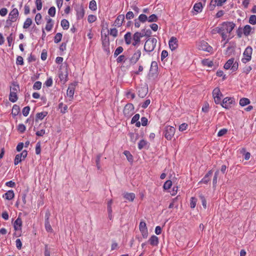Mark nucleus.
Instances as JSON below:
<instances>
[{"label":"nucleus","mask_w":256,"mask_h":256,"mask_svg":"<svg viewBox=\"0 0 256 256\" xmlns=\"http://www.w3.org/2000/svg\"><path fill=\"white\" fill-rule=\"evenodd\" d=\"M235 26L236 24L233 22H224L219 24L218 26L213 28L211 33L212 34H220L222 40H225L228 38L227 34H230Z\"/></svg>","instance_id":"1"},{"label":"nucleus","mask_w":256,"mask_h":256,"mask_svg":"<svg viewBox=\"0 0 256 256\" xmlns=\"http://www.w3.org/2000/svg\"><path fill=\"white\" fill-rule=\"evenodd\" d=\"M109 33L108 34H103L102 31L101 32V39L102 41V46L104 50L106 53L108 55L110 54V38L108 36Z\"/></svg>","instance_id":"2"},{"label":"nucleus","mask_w":256,"mask_h":256,"mask_svg":"<svg viewBox=\"0 0 256 256\" xmlns=\"http://www.w3.org/2000/svg\"><path fill=\"white\" fill-rule=\"evenodd\" d=\"M158 76V63L153 61L152 62L148 74L150 79L154 80Z\"/></svg>","instance_id":"3"},{"label":"nucleus","mask_w":256,"mask_h":256,"mask_svg":"<svg viewBox=\"0 0 256 256\" xmlns=\"http://www.w3.org/2000/svg\"><path fill=\"white\" fill-rule=\"evenodd\" d=\"M234 58H231L229 59L224 64V68L226 70H228L231 68L232 72H236L238 70V64L237 62H234Z\"/></svg>","instance_id":"4"},{"label":"nucleus","mask_w":256,"mask_h":256,"mask_svg":"<svg viewBox=\"0 0 256 256\" xmlns=\"http://www.w3.org/2000/svg\"><path fill=\"white\" fill-rule=\"evenodd\" d=\"M252 52V48L250 46L246 47L243 53L244 58H242V62L244 64H246L251 60Z\"/></svg>","instance_id":"5"},{"label":"nucleus","mask_w":256,"mask_h":256,"mask_svg":"<svg viewBox=\"0 0 256 256\" xmlns=\"http://www.w3.org/2000/svg\"><path fill=\"white\" fill-rule=\"evenodd\" d=\"M18 12L17 8H14L8 14V18L6 20V24L9 26L12 24V22L16 20L18 16Z\"/></svg>","instance_id":"6"},{"label":"nucleus","mask_w":256,"mask_h":256,"mask_svg":"<svg viewBox=\"0 0 256 256\" xmlns=\"http://www.w3.org/2000/svg\"><path fill=\"white\" fill-rule=\"evenodd\" d=\"M212 96L216 104H221V99L223 95L218 88H216L213 90Z\"/></svg>","instance_id":"7"},{"label":"nucleus","mask_w":256,"mask_h":256,"mask_svg":"<svg viewBox=\"0 0 256 256\" xmlns=\"http://www.w3.org/2000/svg\"><path fill=\"white\" fill-rule=\"evenodd\" d=\"M175 133V128L172 126H166L165 128L164 134L168 140H171Z\"/></svg>","instance_id":"8"},{"label":"nucleus","mask_w":256,"mask_h":256,"mask_svg":"<svg viewBox=\"0 0 256 256\" xmlns=\"http://www.w3.org/2000/svg\"><path fill=\"white\" fill-rule=\"evenodd\" d=\"M134 106L132 104H127L124 109L123 112L124 114L126 117H130L134 114Z\"/></svg>","instance_id":"9"},{"label":"nucleus","mask_w":256,"mask_h":256,"mask_svg":"<svg viewBox=\"0 0 256 256\" xmlns=\"http://www.w3.org/2000/svg\"><path fill=\"white\" fill-rule=\"evenodd\" d=\"M220 104L223 108L229 109L232 107V104H234V100L233 98L226 97L224 98Z\"/></svg>","instance_id":"10"},{"label":"nucleus","mask_w":256,"mask_h":256,"mask_svg":"<svg viewBox=\"0 0 256 256\" xmlns=\"http://www.w3.org/2000/svg\"><path fill=\"white\" fill-rule=\"evenodd\" d=\"M198 48L200 50L208 52H210L212 50V48L210 46L207 42L204 40L198 43Z\"/></svg>","instance_id":"11"},{"label":"nucleus","mask_w":256,"mask_h":256,"mask_svg":"<svg viewBox=\"0 0 256 256\" xmlns=\"http://www.w3.org/2000/svg\"><path fill=\"white\" fill-rule=\"evenodd\" d=\"M139 229L142 237L144 238H146L148 236V231L146 224L144 221L142 220L140 222Z\"/></svg>","instance_id":"12"},{"label":"nucleus","mask_w":256,"mask_h":256,"mask_svg":"<svg viewBox=\"0 0 256 256\" xmlns=\"http://www.w3.org/2000/svg\"><path fill=\"white\" fill-rule=\"evenodd\" d=\"M143 37L142 34L140 32H136L132 36L134 42L132 43V45L134 46H136L140 43V38Z\"/></svg>","instance_id":"13"},{"label":"nucleus","mask_w":256,"mask_h":256,"mask_svg":"<svg viewBox=\"0 0 256 256\" xmlns=\"http://www.w3.org/2000/svg\"><path fill=\"white\" fill-rule=\"evenodd\" d=\"M75 10L76 12V19L78 20L82 19L84 18L85 13L83 6L81 5L80 6H77L75 8Z\"/></svg>","instance_id":"14"},{"label":"nucleus","mask_w":256,"mask_h":256,"mask_svg":"<svg viewBox=\"0 0 256 256\" xmlns=\"http://www.w3.org/2000/svg\"><path fill=\"white\" fill-rule=\"evenodd\" d=\"M148 88L147 87H139L138 88V94L140 98H144L147 94Z\"/></svg>","instance_id":"15"},{"label":"nucleus","mask_w":256,"mask_h":256,"mask_svg":"<svg viewBox=\"0 0 256 256\" xmlns=\"http://www.w3.org/2000/svg\"><path fill=\"white\" fill-rule=\"evenodd\" d=\"M77 84V82H76L74 84H72L70 86H68V89L67 90V96H68L71 100L74 98V92L75 90L74 86Z\"/></svg>","instance_id":"16"},{"label":"nucleus","mask_w":256,"mask_h":256,"mask_svg":"<svg viewBox=\"0 0 256 256\" xmlns=\"http://www.w3.org/2000/svg\"><path fill=\"white\" fill-rule=\"evenodd\" d=\"M141 55V52L140 50H136L130 58V62L131 64H136L139 60Z\"/></svg>","instance_id":"17"},{"label":"nucleus","mask_w":256,"mask_h":256,"mask_svg":"<svg viewBox=\"0 0 256 256\" xmlns=\"http://www.w3.org/2000/svg\"><path fill=\"white\" fill-rule=\"evenodd\" d=\"M169 46L172 50H175L178 46V40L174 37H172L169 40Z\"/></svg>","instance_id":"18"},{"label":"nucleus","mask_w":256,"mask_h":256,"mask_svg":"<svg viewBox=\"0 0 256 256\" xmlns=\"http://www.w3.org/2000/svg\"><path fill=\"white\" fill-rule=\"evenodd\" d=\"M124 20V14L118 15L114 21V25L116 26L120 27L122 26L123 22Z\"/></svg>","instance_id":"19"},{"label":"nucleus","mask_w":256,"mask_h":256,"mask_svg":"<svg viewBox=\"0 0 256 256\" xmlns=\"http://www.w3.org/2000/svg\"><path fill=\"white\" fill-rule=\"evenodd\" d=\"M14 228L16 231L22 230V220L20 216H18L14 222Z\"/></svg>","instance_id":"20"},{"label":"nucleus","mask_w":256,"mask_h":256,"mask_svg":"<svg viewBox=\"0 0 256 256\" xmlns=\"http://www.w3.org/2000/svg\"><path fill=\"white\" fill-rule=\"evenodd\" d=\"M155 46L152 44V43H150V40H146L144 46V50L148 52H152Z\"/></svg>","instance_id":"21"},{"label":"nucleus","mask_w":256,"mask_h":256,"mask_svg":"<svg viewBox=\"0 0 256 256\" xmlns=\"http://www.w3.org/2000/svg\"><path fill=\"white\" fill-rule=\"evenodd\" d=\"M158 238L155 235L152 236L148 240V242L152 246H158Z\"/></svg>","instance_id":"22"},{"label":"nucleus","mask_w":256,"mask_h":256,"mask_svg":"<svg viewBox=\"0 0 256 256\" xmlns=\"http://www.w3.org/2000/svg\"><path fill=\"white\" fill-rule=\"evenodd\" d=\"M58 76L61 82H62L64 83L66 82L68 80L67 78L68 76V72L67 71V69L66 68L64 73L62 71H60Z\"/></svg>","instance_id":"23"},{"label":"nucleus","mask_w":256,"mask_h":256,"mask_svg":"<svg viewBox=\"0 0 256 256\" xmlns=\"http://www.w3.org/2000/svg\"><path fill=\"white\" fill-rule=\"evenodd\" d=\"M212 170H209L199 183H204L205 184H208V182L210 180V176H212Z\"/></svg>","instance_id":"24"},{"label":"nucleus","mask_w":256,"mask_h":256,"mask_svg":"<svg viewBox=\"0 0 256 256\" xmlns=\"http://www.w3.org/2000/svg\"><path fill=\"white\" fill-rule=\"evenodd\" d=\"M14 196V193L13 190H9L3 195V197L8 200H12Z\"/></svg>","instance_id":"25"},{"label":"nucleus","mask_w":256,"mask_h":256,"mask_svg":"<svg viewBox=\"0 0 256 256\" xmlns=\"http://www.w3.org/2000/svg\"><path fill=\"white\" fill-rule=\"evenodd\" d=\"M12 85L10 88V92L17 93L20 90L19 84L17 82H14L12 83Z\"/></svg>","instance_id":"26"},{"label":"nucleus","mask_w":256,"mask_h":256,"mask_svg":"<svg viewBox=\"0 0 256 256\" xmlns=\"http://www.w3.org/2000/svg\"><path fill=\"white\" fill-rule=\"evenodd\" d=\"M135 197V194L133 192H126L124 194V198L130 202H132Z\"/></svg>","instance_id":"27"},{"label":"nucleus","mask_w":256,"mask_h":256,"mask_svg":"<svg viewBox=\"0 0 256 256\" xmlns=\"http://www.w3.org/2000/svg\"><path fill=\"white\" fill-rule=\"evenodd\" d=\"M20 112V106L17 104H14L12 106V114L13 117H16L18 116Z\"/></svg>","instance_id":"28"},{"label":"nucleus","mask_w":256,"mask_h":256,"mask_svg":"<svg viewBox=\"0 0 256 256\" xmlns=\"http://www.w3.org/2000/svg\"><path fill=\"white\" fill-rule=\"evenodd\" d=\"M132 38V33L130 32H127L124 36V40L127 45L131 44Z\"/></svg>","instance_id":"29"},{"label":"nucleus","mask_w":256,"mask_h":256,"mask_svg":"<svg viewBox=\"0 0 256 256\" xmlns=\"http://www.w3.org/2000/svg\"><path fill=\"white\" fill-rule=\"evenodd\" d=\"M193 9L196 12V14L200 12L203 9V6L202 2H200L195 4L194 6Z\"/></svg>","instance_id":"30"},{"label":"nucleus","mask_w":256,"mask_h":256,"mask_svg":"<svg viewBox=\"0 0 256 256\" xmlns=\"http://www.w3.org/2000/svg\"><path fill=\"white\" fill-rule=\"evenodd\" d=\"M48 114L47 112H41L37 113L36 116V121L37 122L38 120H42Z\"/></svg>","instance_id":"31"},{"label":"nucleus","mask_w":256,"mask_h":256,"mask_svg":"<svg viewBox=\"0 0 256 256\" xmlns=\"http://www.w3.org/2000/svg\"><path fill=\"white\" fill-rule=\"evenodd\" d=\"M128 136L130 138V141L135 142L139 138V135L138 134L134 132H129L128 134Z\"/></svg>","instance_id":"32"},{"label":"nucleus","mask_w":256,"mask_h":256,"mask_svg":"<svg viewBox=\"0 0 256 256\" xmlns=\"http://www.w3.org/2000/svg\"><path fill=\"white\" fill-rule=\"evenodd\" d=\"M18 99L17 93L10 92L9 95V100L12 102H15Z\"/></svg>","instance_id":"33"},{"label":"nucleus","mask_w":256,"mask_h":256,"mask_svg":"<svg viewBox=\"0 0 256 256\" xmlns=\"http://www.w3.org/2000/svg\"><path fill=\"white\" fill-rule=\"evenodd\" d=\"M61 26L64 30H66L69 28L70 24L68 21L66 19H63L60 22Z\"/></svg>","instance_id":"34"},{"label":"nucleus","mask_w":256,"mask_h":256,"mask_svg":"<svg viewBox=\"0 0 256 256\" xmlns=\"http://www.w3.org/2000/svg\"><path fill=\"white\" fill-rule=\"evenodd\" d=\"M124 154L126 156L128 160L132 163L134 161L133 156L130 152L128 150H124Z\"/></svg>","instance_id":"35"},{"label":"nucleus","mask_w":256,"mask_h":256,"mask_svg":"<svg viewBox=\"0 0 256 256\" xmlns=\"http://www.w3.org/2000/svg\"><path fill=\"white\" fill-rule=\"evenodd\" d=\"M32 20L30 18H28L24 22L23 28L24 29H26L28 28L32 24Z\"/></svg>","instance_id":"36"},{"label":"nucleus","mask_w":256,"mask_h":256,"mask_svg":"<svg viewBox=\"0 0 256 256\" xmlns=\"http://www.w3.org/2000/svg\"><path fill=\"white\" fill-rule=\"evenodd\" d=\"M58 108L60 109L61 113L65 114L67 111L68 106L66 104H64L62 102H60L58 104Z\"/></svg>","instance_id":"37"},{"label":"nucleus","mask_w":256,"mask_h":256,"mask_svg":"<svg viewBox=\"0 0 256 256\" xmlns=\"http://www.w3.org/2000/svg\"><path fill=\"white\" fill-rule=\"evenodd\" d=\"M250 103V100L248 98H242L240 99V104L242 106H244L246 105H248Z\"/></svg>","instance_id":"38"},{"label":"nucleus","mask_w":256,"mask_h":256,"mask_svg":"<svg viewBox=\"0 0 256 256\" xmlns=\"http://www.w3.org/2000/svg\"><path fill=\"white\" fill-rule=\"evenodd\" d=\"M62 34L60 32H58L56 34L55 36H54V42L56 44H58L60 42L62 38Z\"/></svg>","instance_id":"39"},{"label":"nucleus","mask_w":256,"mask_h":256,"mask_svg":"<svg viewBox=\"0 0 256 256\" xmlns=\"http://www.w3.org/2000/svg\"><path fill=\"white\" fill-rule=\"evenodd\" d=\"M89 8L94 11L97 9L96 2L95 0H92L89 4Z\"/></svg>","instance_id":"40"},{"label":"nucleus","mask_w":256,"mask_h":256,"mask_svg":"<svg viewBox=\"0 0 256 256\" xmlns=\"http://www.w3.org/2000/svg\"><path fill=\"white\" fill-rule=\"evenodd\" d=\"M202 64L204 66H208V67H212L214 65L212 61L208 59H204L202 60Z\"/></svg>","instance_id":"41"},{"label":"nucleus","mask_w":256,"mask_h":256,"mask_svg":"<svg viewBox=\"0 0 256 256\" xmlns=\"http://www.w3.org/2000/svg\"><path fill=\"white\" fill-rule=\"evenodd\" d=\"M140 32L142 34L143 36L146 37H150L152 34V32L150 29L146 30V28H143Z\"/></svg>","instance_id":"42"},{"label":"nucleus","mask_w":256,"mask_h":256,"mask_svg":"<svg viewBox=\"0 0 256 256\" xmlns=\"http://www.w3.org/2000/svg\"><path fill=\"white\" fill-rule=\"evenodd\" d=\"M148 142L146 140H142L140 141V142L138 144V148L140 150H142L143 148H145Z\"/></svg>","instance_id":"43"},{"label":"nucleus","mask_w":256,"mask_h":256,"mask_svg":"<svg viewBox=\"0 0 256 256\" xmlns=\"http://www.w3.org/2000/svg\"><path fill=\"white\" fill-rule=\"evenodd\" d=\"M252 28L250 25H246L244 28V34L245 36H248L250 34Z\"/></svg>","instance_id":"44"},{"label":"nucleus","mask_w":256,"mask_h":256,"mask_svg":"<svg viewBox=\"0 0 256 256\" xmlns=\"http://www.w3.org/2000/svg\"><path fill=\"white\" fill-rule=\"evenodd\" d=\"M158 20V18L155 14L150 15L149 17H148V22H156Z\"/></svg>","instance_id":"45"},{"label":"nucleus","mask_w":256,"mask_h":256,"mask_svg":"<svg viewBox=\"0 0 256 256\" xmlns=\"http://www.w3.org/2000/svg\"><path fill=\"white\" fill-rule=\"evenodd\" d=\"M124 50V48L122 46H120L116 48L114 52V58H116L120 54H121Z\"/></svg>","instance_id":"46"},{"label":"nucleus","mask_w":256,"mask_h":256,"mask_svg":"<svg viewBox=\"0 0 256 256\" xmlns=\"http://www.w3.org/2000/svg\"><path fill=\"white\" fill-rule=\"evenodd\" d=\"M172 186V182L170 180H168L166 181L163 186V188L164 190H167L170 188L171 186Z\"/></svg>","instance_id":"47"},{"label":"nucleus","mask_w":256,"mask_h":256,"mask_svg":"<svg viewBox=\"0 0 256 256\" xmlns=\"http://www.w3.org/2000/svg\"><path fill=\"white\" fill-rule=\"evenodd\" d=\"M138 20L141 22H144L148 20V16L144 14H140L138 18Z\"/></svg>","instance_id":"48"},{"label":"nucleus","mask_w":256,"mask_h":256,"mask_svg":"<svg viewBox=\"0 0 256 256\" xmlns=\"http://www.w3.org/2000/svg\"><path fill=\"white\" fill-rule=\"evenodd\" d=\"M219 174V170H216L215 173L212 180L214 186H216L217 184L218 178Z\"/></svg>","instance_id":"49"},{"label":"nucleus","mask_w":256,"mask_h":256,"mask_svg":"<svg viewBox=\"0 0 256 256\" xmlns=\"http://www.w3.org/2000/svg\"><path fill=\"white\" fill-rule=\"evenodd\" d=\"M50 248L48 247V244H46L44 246V256H50Z\"/></svg>","instance_id":"50"},{"label":"nucleus","mask_w":256,"mask_h":256,"mask_svg":"<svg viewBox=\"0 0 256 256\" xmlns=\"http://www.w3.org/2000/svg\"><path fill=\"white\" fill-rule=\"evenodd\" d=\"M33 89L34 90H39L42 88V82L40 81H37L34 82L33 85Z\"/></svg>","instance_id":"51"},{"label":"nucleus","mask_w":256,"mask_h":256,"mask_svg":"<svg viewBox=\"0 0 256 256\" xmlns=\"http://www.w3.org/2000/svg\"><path fill=\"white\" fill-rule=\"evenodd\" d=\"M48 14L52 17L54 16L56 14V8H55V7L54 6L50 7L49 8L48 10Z\"/></svg>","instance_id":"52"},{"label":"nucleus","mask_w":256,"mask_h":256,"mask_svg":"<svg viewBox=\"0 0 256 256\" xmlns=\"http://www.w3.org/2000/svg\"><path fill=\"white\" fill-rule=\"evenodd\" d=\"M197 202V199L194 197H192L190 198V208H194L196 207Z\"/></svg>","instance_id":"53"},{"label":"nucleus","mask_w":256,"mask_h":256,"mask_svg":"<svg viewBox=\"0 0 256 256\" xmlns=\"http://www.w3.org/2000/svg\"><path fill=\"white\" fill-rule=\"evenodd\" d=\"M30 110V107L29 106H25L22 110V114L24 116H28Z\"/></svg>","instance_id":"54"},{"label":"nucleus","mask_w":256,"mask_h":256,"mask_svg":"<svg viewBox=\"0 0 256 256\" xmlns=\"http://www.w3.org/2000/svg\"><path fill=\"white\" fill-rule=\"evenodd\" d=\"M41 152V144L40 142L36 143V154H40Z\"/></svg>","instance_id":"55"},{"label":"nucleus","mask_w":256,"mask_h":256,"mask_svg":"<svg viewBox=\"0 0 256 256\" xmlns=\"http://www.w3.org/2000/svg\"><path fill=\"white\" fill-rule=\"evenodd\" d=\"M96 20V17L95 15L90 14L88 17V21L89 23H92Z\"/></svg>","instance_id":"56"},{"label":"nucleus","mask_w":256,"mask_h":256,"mask_svg":"<svg viewBox=\"0 0 256 256\" xmlns=\"http://www.w3.org/2000/svg\"><path fill=\"white\" fill-rule=\"evenodd\" d=\"M24 62L22 57L21 56H18L16 60V64L17 65L22 66L24 65Z\"/></svg>","instance_id":"57"},{"label":"nucleus","mask_w":256,"mask_h":256,"mask_svg":"<svg viewBox=\"0 0 256 256\" xmlns=\"http://www.w3.org/2000/svg\"><path fill=\"white\" fill-rule=\"evenodd\" d=\"M42 16L40 13H38L36 14V16H35V21H36V24L38 25H39L40 24V23H41L40 20L42 19Z\"/></svg>","instance_id":"58"},{"label":"nucleus","mask_w":256,"mask_h":256,"mask_svg":"<svg viewBox=\"0 0 256 256\" xmlns=\"http://www.w3.org/2000/svg\"><path fill=\"white\" fill-rule=\"evenodd\" d=\"M18 155L22 158V160H24L27 156L28 151L26 150H24L20 154H18Z\"/></svg>","instance_id":"59"},{"label":"nucleus","mask_w":256,"mask_h":256,"mask_svg":"<svg viewBox=\"0 0 256 256\" xmlns=\"http://www.w3.org/2000/svg\"><path fill=\"white\" fill-rule=\"evenodd\" d=\"M100 158H101L100 154H98V155H97V156L96 157V167L98 170L100 169Z\"/></svg>","instance_id":"60"},{"label":"nucleus","mask_w":256,"mask_h":256,"mask_svg":"<svg viewBox=\"0 0 256 256\" xmlns=\"http://www.w3.org/2000/svg\"><path fill=\"white\" fill-rule=\"evenodd\" d=\"M218 0H211L210 4V10H214V8L216 6V4L218 2Z\"/></svg>","instance_id":"61"},{"label":"nucleus","mask_w":256,"mask_h":256,"mask_svg":"<svg viewBox=\"0 0 256 256\" xmlns=\"http://www.w3.org/2000/svg\"><path fill=\"white\" fill-rule=\"evenodd\" d=\"M44 84L46 85L47 87L51 86L52 84V77L48 78L45 82Z\"/></svg>","instance_id":"62"},{"label":"nucleus","mask_w":256,"mask_h":256,"mask_svg":"<svg viewBox=\"0 0 256 256\" xmlns=\"http://www.w3.org/2000/svg\"><path fill=\"white\" fill-rule=\"evenodd\" d=\"M18 130L20 133H23L26 130L25 126L22 124H19L18 126Z\"/></svg>","instance_id":"63"},{"label":"nucleus","mask_w":256,"mask_h":256,"mask_svg":"<svg viewBox=\"0 0 256 256\" xmlns=\"http://www.w3.org/2000/svg\"><path fill=\"white\" fill-rule=\"evenodd\" d=\"M249 22L252 24H256V16L252 15L249 18Z\"/></svg>","instance_id":"64"}]
</instances>
